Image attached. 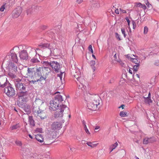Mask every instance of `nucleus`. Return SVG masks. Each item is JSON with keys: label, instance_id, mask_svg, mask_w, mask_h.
<instances>
[{"label": "nucleus", "instance_id": "f257e3e1", "mask_svg": "<svg viewBox=\"0 0 159 159\" xmlns=\"http://www.w3.org/2000/svg\"><path fill=\"white\" fill-rule=\"evenodd\" d=\"M85 100L87 101V107L89 110L94 111L98 108V106L99 105V97L98 95L89 94L85 97Z\"/></svg>", "mask_w": 159, "mask_h": 159}, {"label": "nucleus", "instance_id": "f03ea898", "mask_svg": "<svg viewBox=\"0 0 159 159\" xmlns=\"http://www.w3.org/2000/svg\"><path fill=\"white\" fill-rule=\"evenodd\" d=\"M25 77L28 78L27 80L31 83L34 84L39 81L42 80L39 75L38 73L34 68H28L27 73L25 75Z\"/></svg>", "mask_w": 159, "mask_h": 159}, {"label": "nucleus", "instance_id": "7ed1b4c3", "mask_svg": "<svg viewBox=\"0 0 159 159\" xmlns=\"http://www.w3.org/2000/svg\"><path fill=\"white\" fill-rule=\"evenodd\" d=\"M26 101L25 93L21 92L19 95V98L17 102L18 105L20 107H22L26 114H29L31 112L30 106L26 104H25Z\"/></svg>", "mask_w": 159, "mask_h": 159}, {"label": "nucleus", "instance_id": "20e7f679", "mask_svg": "<svg viewBox=\"0 0 159 159\" xmlns=\"http://www.w3.org/2000/svg\"><path fill=\"white\" fill-rule=\"evenodd\" d=\"M63 101L62 96L59 94L57 95L54 99L50 101V109L51 111H55L60 108L61 102Z\"/></svg>", "mask_w": 159, "mask_h": 159}, {"label": "nucleus", "instance_id": "39448f33", "mask_svg": "<svg viewBox=\"0 0 159 159\" xmlns=\"http://www.w3.org/2000/svg\"><path fill=\"white\" fill-rule=\"evenodd\" d=\"M37 72L42 80H45L50 71V69L48 67H39L36 69Z\"/></svg>", "mask_w": 159, "mask_h": 159}, {"label": "nucleus", "instance_id": "423d86ee", "mask_svg": "<svg viewBox=\"0 0 159 159\" xmlns=\"http://www.w3.org/2000/svg\"><path fill=\"white\" fill-rule=\"evenodd\" d=\"M58 110L54 114V117L55 118H60L63 117V112L64 111L67 110L68 111L69 109L65 105H60V108L58 109Z\"/></svg>", "mask_w": 159, "mask_h": 159}, {"label": "nucleus", "instance_id": "0eeeda50", "mask_svg": "<svg viewBox=\"0 0 159 159\" xmlns=\"http://www.w3.org/2000/svg\"><path fill=\"white\" fill-rule=\"evenodd\" d=\"M4 92L9 97H13L16 94V91L14 88L11 86H8L6 87L4 89Z\"/></svg>", "mask_w": 159, "mask_h": 159}, {"label": "nucleus", "instance_id": "6e6552de", "mask_svg": "<svg viewBox=\"0 0 159 159\" xmlns=\"http://www.w3.org/2000/svg\"><path fill=\"white\" fill-rule=\"evenodd\" d=\"M9 69L10 72L8 75L12 78L15 77V75L11 72H16L17 70V67L13 63H11L9 66Z\"/></svg>", "mask_w": 159, "mask_h": 159}, {"label": "nucleus", "instance_id": "1a4fd4ad", "mask_svg": "<svg viewBox=\"0 0 159 159\" xmlns=\"http://www.w3.org/2000/svg\"><path fill=\"white\" fill-rule=\"evenodd\" d=\"M22 8L20 7H18L15 9L12 12V16L14 18L18 17L22 12Z\"/></svg>", "mask_w": 159, "mask_h": 159}, {"label": "nucleus", "instance_id": "9d476101", "mask_svg": "<svg viewBox=\"0 0 159 159\" xmlns=\"http://www.w3.org/2000/svg\"><path fill=\"white\" fill-rule=\"evenodd\" d=\"M50 66L52 67L53 70L56 72H58L60 70V66L59 63L55 61L52 62L50 64Z\"/></svg>", "mask_w": 159, "mask_h": 159}, {"label": "nucleus", "instance_id": "9b49d317", "mask_svg": "<svg viewBox=\"0 0 159 159\" xmlns=\"http://www.w3.org/2000/svg\"><path fill=\"white\" fill-rule=\"evenodd\" d=\"M74 77L81 84H82L84 81V79L83 78L81 72L78 71L76 72L74 75Z\"/></svg>", "mask_w": 159, "mask_h": 159}, {"label": "nucleus", "instance_id": "f8f14e48", "mask_svg": "<svg viewBox=\"0 0 159 159\" xmlns=\"http://www.w3.org/2000/svg\"><path fill=\"white\" fill-rule=\"evenodd\" d=\"M0 74H1V73ZM7 78L6 76L0 75V88H4L7 85Z\"/></svg>", "mask_w": 159, "mask_h": 159}, {"label": "nucleus", "instance_id": "ddd939ff", "mask_svg": "<svg viewBox=\"0 0 159 159\" xmlns=\"http://www.w3.org/2000/svg\"><path fill=\"white\" fill-rule=\"evenodd\" d=\"M15 85L16 87L19 90L21 91L20 92H19L18 94V96H19V94L21 92H25V93H26L24 91H25V87L23 85V84L20 83H15Z\"/></svg>", "mask_w": 159, "mask_h": 159}, {"label": "nucleus", "instance_id": "4468645a", "mask_svg": "<svg viewBox=\"0 0 159 159\" xmlns=\"http://www.w3.org/2000/svg\"><path fill=\"white\" fill-rule=\"evenodd\" d=\"M155 141V139L152 137H145L143 139V143L144 144H147L149 143H152Z\"/></svg>", "mask_w": 159, "mask_h": 159}, {"label": "nucleus", "instance_id": "2eb2a0df", "mask_svg": "<svg viewBox=\"0 0 159 159\" xmlns=\"http://www.w3.org/2000/svg\"><path fill=\"white\" fill-rule=\"evenodd\" d=\"M19 57L21 59H26L28 58V56L27 52L25 50H23L19 53Z\"/></svg>", "mask_w": 159, "mask_h": 159}, {"label": "nucleus", "instance_id": "dca6fc26", "mask_svg": "<svg viewBox=\"0 0 159 159\" xmlns=\"http://www.w3.org/2000/svg\"><path fill=\"white\" fill-rule=\"evenodd\" d=\"M61 126V124L58 122H53L51 126L52 129L53 130H57L60 128Z\"/></svg>", "mask_w": 159, "mask_h": 159}, {"label": "nucleus", "instance_id": "f3484780", "mask_svg": "<svg viewBox=\"0 0 159 159\" xmlns=\"http://www.w3.org/2000/svg\"><path fill=\"white\" fill-rule=\"evenodd\" d=\"M38 116L41 119H44L47 117V115L45 112L44 111H38L37 112Z\"/></svg>", "mask_w": 159, "mask_h": 159}, {"label": "nucleus", "instance_id": "a211bd4d", "mask_svg": "<svg viewBox=\"0 0 159 159\" xmlns=\"http://www.w3.org/2000/svg\"><path fill=\"white\" fill-rule=\"evenodd\" d=\"M134 7H139L142 8L145 10L146 9L147 7L144 4H142L140 2H136L135 3Z\"/></svg>", "mask_w": 159, "mask_h": 159}, {"label": "nucleus", "instance_id": "6ab92c4d", "mask_svg": "<svg viewBox=\"0 0 159 159\" xmlns=\"http://www.w3.org/2000/svg\"><path fill=\"white\" fill-rule=\"evenodd\" d=\"M36 139L40 142L42 143L43 142V139L42 134H38L35 136Z\"/></svg>", "mask_w": 159, "mask_h": 159}, {"label": "nucleus", "instance_id": "aec40b11", "mask_svg": "<svg viewBox=\"0 0 159 159\" xmlns=\"http://www.w3.org/2000/svg\"><path fill=\"white\" fill-rule=\"evenodd\" d=\"M95 142H87L86 143V144L89 146L91 148H93L96 147L99 144L98 143H94Z\"/></svg>", "mask_w": 159, "mask_h": 159}, {"label": "nucleus", "instance_id": "412c9836", "mask_svg": "<svg viewBox=\"0 0 159 159\" xmlns=\"http://www.w3.org/2000/svg\"><path fill=\"white\" fill-rule=\"evenodd\" d=\"M20 126L19 123L16 124L15 125H12L10 127V129L11 130H13L20 128Z\"/></svg>", "mask_w": 159, "mask_h": 159}, {"label": "nucleus", "instance_id": "4be33fe9", "mask_svg": "<svg viewBox=\"0 0 159 159\" xmlns=\"http://www.w3.org/2000/svg\"><path fill=\"white\" fill-rule=\"evenodd\" d=\"M29 120L30 124L32 126H34L35 124L34 121L32 117L30 116H29Z\"/></svg>", "mask_w": 159, "mask_h": 159}, {"label": "nucleus", "instance_id": "5701e85b", "mask_svg": "<svg viewBox=\"0 0 159 159\" xmlns=\"http://www.w3.org/2000/svg\"><path fill=\"white\" fill-rule=\"evenodd\" d=\"M35 103L38 105H41L43 103V101L41 100V99H36L35 100Z\"/></svg>", "mask_w": 159, "mask_h": 159}, {"label": "nucleus", "instance_id": "b1692460", "mask_svg": "<svg viewBox=\"0 0 159 159\" xmlns=\"http://www.w3.org/2000/svg\"><path fill=\"white\" fill-rule=\"evenodd\" d=\"M11 56L12 60L14 61H16L17 58V57L16 54L15 53H11Z\"/></svg>", "mask_w": 159, "mask_h": 159}, {"label": "nucleus", "instance_id": "393cba45", "mask_svg": "<svg viewBox=\"0 0 159 159\" xmlns=\"http://www.w3.org/2000/svg\"><path fill=\"white\" fill-rule=\"evenodd\" d=\"M144 101L146 103L150 105V103L152 102V101L151 99L149 97H147L144 98Z\"/></svg>", "mask_w": 159, "mask_h": 159}, {"label": "nucleus", "instance_id": "a878e982", "mask_svg": "<svg viewBox=\"0 0 159 159\" xmlns=\"http://www.w3.org/2000/svg\"><path fill=\"white\" fill-rule=\"evenodd\" d=\"M7 3H4L1 6L0 8V11L1 12H3L4 11L6 8L7 7Z\"/></svg>", "mask_w": 159, "mask_h": 159}, {"label": "nucleus", "instance_id": "bb28decb", "mask_svg": "<svg viewBox=\"0 0 159 159\" xmlns=\"http://www.w3.org/2000/svg\"><path fill=\"white\" fill-rule=\"evenodd\" d=\"M43 64V66H50V64L51 63V62H49L48 61H45L42 62Z\"/></svg>", "mask_w": 159, "mask_h": 159}, {"label": "nucleus", "instance_id": "cd10ccee", "mask_svg": "<svg viewBox=\"0 0 159 159\" xmlns=\"http://www.w3.org/2000/svg\"><path fill=\"white\" fill-rule=\"evenodd\" d=\"M127 113L124 111H121L120 113V115L122 117L126 116H127Z\"/></svg>", "mask_w": 159, "mask_h": 159}, {"label": "nucleus", "instance_id": "c85d7f7f", "mask_svg": "<svg viewBox=\"0 0 159 159\" xmlns=\"http://www.w3.org/2000/svg\"><path fill=\"white\" fill-rule=\"evenodd\" d=\"M118 145V143L117 142L115 143L114 144H112L110 147V148H112V149H114Z\"/></svg>", "mask_w": 159, "mask_h": 159}, {"label": "nucleus", "instance_id": "c756f323", "mask_svg": "<svg viewBox=\"0 0 159 159\" xmlns=\"http://www.w3.org/2000/svg\"><path fill=\"white\" fill-rule=\"evenodd\" d=\"M139 64H137L135 65L134 66V70L135 72H136L138 71V70L139 68Z\"/></svg>", "mask_w": 159, "mask_h": 159}, {"label": "nucleus", "instance_id": "7c9ffc66", "mask_svg": "<svg viewBox=\"0 0 159 159\" xmlns=\"http://www.w3.org/2000/svg\"><path fill=\"white\" fill-rule=\"evenodd\" d=\"M153 65L156 66H159V59L155 60L154 61Z\"/></svg>", "mask_w": 159, "mask_h": 159}, {"label": "nucleus", "instance_id": "2f4dec72", "mask_svg": "<svg viewBox=\"0 0 159 159\" xmlns=\"http://www.w3.org/2000/svg\"><path fill=\"white\" fill-rule=\"evenodd\" d=\"M131 61L136 64H139V61L136 58H132L131 59Z\"/></svg>", "mask_w": 159, "mask_h": 159}, {"label": "nucleus", "instance_id": "473e14b6", "mask_svg": "<svg viewBox=\"0 0 159 159\" xmlns=\"http://www.w3.org/2000/svg\"><path fill=\"white\" fill-rule=\"evenodd\" d=\"M144 2L147 5V6L148 7H150V6H151V5L150 4L148 0H144Z\"/></svg>", "mask_w": 159, "mask_h": 159}, {"label": "nucleus", "instance_id": "72a5a7b5", "mask_svg": "<svg viewBox=\"0 0 159 159\" xmlns=\"http://www.w3.org/2000/svg\"><path fill=\"white\" fill-rule=\"evenodd\" d=\"M121 31L122 33L123 34L124 37L125 38L126 37V34H125V29L124 28H121Z\"/></svg>", "mask_w": 159, "mask_h": 159}, {"label": "nucleus", "instance_id": "f704fd0d", "mask_svg": "<svg viewBox=\"0 0 159 159\" xmlns=\"http://www.w3.org/2000/svg\"><path fill=\"white\" fill-rule=\"evenodd\" d=\"M148 31V28L147 26H145L144 27V34H146L147 33Z\"/></svg>", "mask_w": 159, "mask_h": 159}, {"label": "nucleus", "instance_id": "c9c22d12", "mask_svg": "<svg viewBox=\"0 0 159 159\" xmlns=\"http://www.w3.org/2000/svg\"><path fill=\"white\" fill-rule=\"evenodd\" d=\"M116 38L119 40H121V39L120 38V35L118 34L117 33H116Z\"/></svg>", "mask_w": 159, "mask_h": 159}, {"label": "nucleus", "instance_id": "e433bc0d", "mask_svg": "<svg viewBox=\"0 0 159 159\" xmlns=\"http://www.w3.org/2000/svg\"><path fill=\"white\" fill-rule=\"evenodd\" d=\"M88 49L89 51H90L91 53H93V51L92 49V47L91 45H89L88 47Z\"/></svg>", "mask_w": 159, "mask_h": 159}, {"label": "nucleus", "instance_id": "4c0bfd02", "mask_svg": "<svg viewBox=\"0 0 159 159\" xmlns=\"http://www.w3.org/2000/svg\"><path fill=\"white\" fill-rule=\"evenodd\" d=\"M16 143L20 146H21L22 145V144L21 143V142L20 141H16L15 142Z\"/></svg>", "mask_w": 159, "mask_h": 159}, {"label": "nucleus", "instance_id": "58836bf2", "mask_svg": "<svg viewBox=\"0 0 159 159\" xmlns=\"http://www.w3.org/2000/svg\"><path fill=\"white\" fill-rule=\"evenodd\" d=\"M120 12V13L121 14L122 13H126V11L125 10L122 9L121 8H120L119 9Z\"/></svg>", "mask_w": 159, "mask_h": 159}, {"label": "nucleus", "instance_id": "ea45409f", "mask_svg": "<svg viewBox=\"0 0 159 159\" xmlns=\"http://www.w3.org/2000/svg\"><path fill=\"white\" fill-rule=\"evenodd\" d=\"M63 72H61L59 74H58V76L59 77L60 80L61 81L62 80V75L63 74Z\"/></svg>", "mask_w": 159, "mask_h": 159}, {"label": "nucleus", "instance_id": "a19ab883", "mask_svg": "<svg viewBox=\"0 0 159 159\" xmlns=\"http://www.w3.org/2000/svg\"><path fill=\"white\" fill-rule=\"evenodd\" d=\"M132 23L133 25V28L134 29L136 27V23L134 21H133Z\"/></svg>", "mask_w": 159, "mask_h": 159}, {"label": "nucleus", "instance_id": "79ce46f5", "mask_svg": "<svg viewBox=\"0 0 159 159\" xmlns=\"http://www.w3.org/2000/svg\"><path fill=\"white\" fill-rule=\"evenodd\" d=\"M90 64L91 66H94L95 64V61H91L90 62Z\"/></svg>", "mask_w": 159, "mask_h": 159}, {"label": "nucleus", "instance_id": "37998d69", "mask_svg": "<svg viewBox=\"0 0 159 159\" xmlns=\"http://www.w3.org/2000/svg\"><path fill=\"white\" fill-rule=\"evenodd\" d=\"M117 62H119L120 64L122 66H124V63L121 61H117Z\"/></svg>", "mask_w": 159, "mask_h": 159}, {"label": "nucleus", "instance_id": "c03bdc74", "mask_svg": "<svg viewBox=\"0 0 159 159\" xmlns=\"http://www.w3.org/2000/svg\"><path fill=\"white\" fill-rule=\"evenodd\" d=\"M85 131L86 132V133L88 134H90V133L88 129H86L85 130Z\"/></svg>", "mask_w": 159, "mask_h": 159}, {"label": "nucleus", "instance_id": "a18cd8bd", "mask_svg": "<svg viewBox=\"0 0 159 159\" xmlns=\"http://www.w3.org/2000/svg\"><path fill=\"white\" fill-rule=\"evenodd\" d=\"M125 19L127 20V22H128V25H129V27L130 21H129V19L127 17L126 18H125Z\"/></svg>", "mask_w": 159, "mask_h": 159}, {"label": "nucleus", "instance_id": "49530a36", "mask_svg": "<svg viewBox=\"0 0 159 159\" xmlns=\"http://www.w3.org/2000/svg\"><path fill=\"white\" fill-rule=\"evenodd\" d=\"M16 80V82L15 83H18V82L19 83H20V82L21 81V80L20 79H15Z\"/></svg>", "mask_w": 159, "mask_h": 159}, {"label": "nucleus", "instance_id": "de8ad7c7", "mask_svg": "<svg viewBox=\"0 0 159 159\" xmlns=\"http://www.w3.org/2000/svg\"><path fill=\"white\" fill-rule=\"evenodd\" d=\"M83 2V0H77L76 2L78 4H80Z\"/></svg>", "mask_w": 159, "mask_h": 159}, {"label": "nucleus", "instance_id": "09e8293b", "mask_svg": "<svg viewBox=\"0 0 159 159\" xmlns=\"http://www.w3.org/2000/svg\"><path fill=\"white\" fill-rule=\"evenodd\" d=\"M115 12L116 14H117L119 13V10L118 9H116L115 10Z\"/></svg>", "mask_w": 159, "mask_h": 159}, {"label": "nucleus", "instance_id": "8fccbe9b", "mask_svg": "<svg viewBox=\"0 0 159 159\" xmlns=\"http://www.w3.org/2000/svg\"><path fill=\"white\" fill-rule=\"evenodd\" d=\"M31 61L33 62H36L37 61V60L33 59L31 60Z\"/></svg>", "mask_w": 159, "mask_h": 159}, {"label": "nucleus", "instance_id": "3c124183", "mask_svg": "<svg viewBox=\"0 0 159 159\" xmlns=\"http://www.w3.org/2000/svg\"><path fill=\"white\" fill-rule=\"evenodd\" d=\"M114 57L115 59V60L116 61H118L117 60H116V59H117V56H116V53H115V54L114 56Z\"/></svg>", "mask_w": 159, "mask_h": 159}, {"label": "nucleus", "instance_id": "603ef678", "mask_svg": "<svg viewBox=\"0 0 159 159\" xmlns=\"http://www.w3.org/2000/svg\"><path fill=\"white\" fill-rule=\"evenodd\" d=\"M125 105L123 104L121 105L119 107V108H122V109L124 108Z\"/></svg>", "mask_w": 159, "mask_h": 159}, {"label": "nucleus", "instance_id": "864d4df0", "mask_svg": "<svg viewBox=\"0 0 159 159\" xmlns=\"http://www.w3.org/2000/svg\"><path fill=\"white\" fill-rule=\"evenodd\" d=\"M100 128V127L99 126H96L95 128V130H97V129H99Z\"/></svg>", "mask_w": 159, "mask_h": 159}, {"label": "nucleus", "instance_id": "5fc2aeb1", "mask_svg": "<svg viewBox=\"0 0 159 159\" xmlns=\"http://www.w3.org/2000/svg\"><path fill=\"white\" fill-rule=\"evenodd\" d=\"M129 72L131 74H132V70L130 69H129Z\"/></svg>", "mask_w": 159, "mask_h": 159}, {"label": "nucleus", "instance_id": "6e6d98bb", "mask_svg": "<svg viewBox=\"0 0 159 159\" xmlns=\"http://www.w3.org/2000/svg\"><path fill=\"white\" fill-rule=\"evenodd\" d=\"M84 130L86 129H87V126L86 125H84Z\"/></svg>", "mask_w": 159, "mask_h": 159}, {"label": "nucleus", "instance_id": "4d7b16f0", "mask_svg": "<svg viewBox=\"0 0 159 159\" xmlns=\"http://www.w3.org/2000/svg\"><path fill=\"white\" fill-rule=\"evenodd\" d=\"M70 149L71 151H73L75 150V149L74 148H70Z\"/></svg>", "mask_w": 159, "mask_h": 159}, {"label": "nucleus", "instance_id": "13d9d810", "mask_svg": "<svg viewBox=\"0 0 159 159\" xmlns=\"http://www.w3.org/2000/svg\"><path fill=\"white\" fill-rule=\"evenodd\" d=\"M29 137L30 138H31V139H33V137L31 136V135H30V134H29Z\"/></svg>", "mask_w": 159, "mask_h": 159}, {"label": "nucleus", "instance_id": "bf43d9fd", "mask_svg": "<svg viewBox=\"0 0 159 159\" xmlns=\"http://www.w3.org/2000/svg\"><path fill=\"white\" fill-rule=\"evenodd\" d=\"M82 123L83 125H86V123H85V122L84 121H83V122H82Z\"/></svg>", "mask_w": 159, "mask_h": 159}, {"label": "nucleus", "instance_id": "052dcab7", "mask_svg": "<svg viewBox=\"0 0 159 159\" xmlns=\"http://www.w3.org/2000/svg\"><path fill=\"white\" fill-rule=\"evenodd\" d=\"M46 47H49V48H50V49H51V48H50V47H49V45H50V44H47L46 45Z\"/></svg>", "mask_w": 159, "mask_h": 159}, {"label": "nucleus", "instance_id": "680f3d73", "mask_svg": "<svg viewBox=\"0 0 159 159\" xmlns=\"http://www.w3.org/2000/svg\"><path fill=\"white\" fill-rule=\"evenodd\" d=\"M92 56L94 59H96L95 56L93 54H92Z\"/></svg>", "mask_w": 159, "mask_h": 159}, {"label": "nucleus", "instance_id": "e2e57ef3", "mask_svg": "<svg viewBox=\"0 0 159 159\" xmlns=\"http://www.w3.org/2000/svg\"><path fill=\"white\" fill-rule=\"evenodd\" d=\"M109 149L110 150V152H111L114 149H112V148H110V147H109Z\"/></svg>", "mask_w": 159, "mask_h": 159}, {"label": "nucleus", "instance_id": "0e129e2a", "mask_svg": "<svg viewBox=\"0 0 159 159\" xmlns=\"http://www.w3.org/2000/svg\"><path fill=\"white\" fill-rule=\"evenodd\" d=\"M30 49L32 51H35V50L34 49L31 48Z\"/></svg>", "mask_w": 159, "mask_h": 159}, {"label": "nucleus", "instance_id": "69168bd1", "mask_svg": "<svg viewBox=\"0 0 159 159\" xmlns=\"http://www.w3.org/2000/svg\"><path fill=\"white\" fill-rule=\"evenodd\" d=\"M150 95H151L150 93H148V97H149V98H150Z\"/></svg>", "mask_w": 159, "mask_h": 159}, {"label": "nucleus", "instance_id": "338daca9", "mask_svg": "<svg viewBox=\"0 0 159 159\" xmlns=\"http://www.w3.org/2000/svg\"><path fill=\"white\" fill-rule=\"evenodd\" d=\"M14 110L16 112H17V111L16 110V108H14Z\"/></svg>", "mask_w": 159, "mask_h": 159}, {"label": "nucleus", "instance_id": "774afa93", "mask_svg": "<svg viewBox=\"0 0 159 159\" xmlns=\"http://www.w3.org/2000/svg\"><path fill=\"white\" fill-rule=\"evenodd\" d=\"M95 4H97V5H96V6H97V5H98V3H95V2H94V3H93V4H95Z\"/></svg>", "mask_w": 159, "mask_h": 159}]
</instances>
